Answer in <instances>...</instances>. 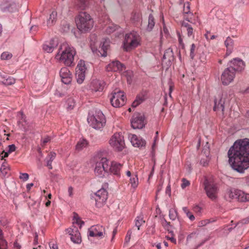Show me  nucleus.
I'll return each instance as SVG.
<instances>
[{"mask_svg": "<svg viewBox=\"0 0 249 249\" xmlns=\"http://www.w3.org/2000/svg\"><path fill=\"white\" fill-rule=\"evenodd\" d=\"M229 162L232 168L239 173L249 167V139L237 140L228 152Z\"/></svg>", "mask_w": 249, "mask_h": 249, "instance_id": "obj_1", "label": "nucleus"}, {"mask_svg": "<svg viewBox=\"0 0 249 249\" xmlns=\"http://www.w3.org/2000/svg\"><path fill=\"white\" fill-rule=\"evenodd\" d=\"M75 54L76 51L73 47L67 43H63L60 47L55 57L64 63L66 66L71 67L75 65L74 56Z\"/></svg>", "mask_w": 249, "mask_h": 249, "instance_id": "obj_2", "label": "nucleus"}, {"mask_svg": "<svg viewBox=\"0 0 249 249\" xmlns=\"http://www.w3.org/2000/svg\"><path fill=\"white\" fill-rule=\"evenodd\" d=\"M87 121L92 128L100 130L105 125L106 119L101 110H90L88 113Z\"/></svg>", "mask_w": 249, "mask_h": 249, "instance_id": "obj_3", "label": "nucleus"}, {"mask_svg": "<svg viewBox=\"0 0 249 249\" xmlns=\"http://www.w3.org/2000/svg\"><path fill=\"white\" fill-rule=\"evenodd\" d=\"M77 28L82 33L90 31L93 26V20L86 12H80L75 19Z\"/></svg>", "mask_w": 249, "mask_h": 249, "instance_id": "obj_4", "label": "nucleus"}, {"mask_svg": "<svg viewBox=\"0 0 249 249\" xmlns=\"http://www.w3.org/2000/svg\"><path fill=\"white\" fill-rule=\"evenodd\" d=\"M108 160L105 157L96 158L94 173L100 178H106L108 175Z\"/></svg>", "mask_w": 249, "mask_h": 249, "instance_id": "obj_5", "label": "nucleus"}, {"mask_svg": "<svg viewBox=\"0 0 249 249\" xmlns=\"http://www.w3.org/2000/svg\"><path fill=\"white\" fill-rule=\"evenodd\" d=\"M110 146L117 151H122L125 146L124 136L121 133H114L109 140Z\"/></svg>", "mask_w": 249, "mask_h": 249, "instance_id": "obj_6", "label": "nucleus"}, {"mask_svg": "<svg viewBox=\"0 0 249 249\" xmlns=\"http://www.w3.org/2000/svg\"><path fill=\"white\" fill-rule=\"evenodd\" d=\"M108 193L104 188H101L95 193L92 197L95 201V205L98 208L102 207L107 199Z\"/></svg>", "mask_w": 249, "mask_h": 249, "instance_id": "obj_7", "label": "nucleus"}, {"mask_svg": "<svg viewBox=\"0 0 249 249\" xmlns=\"http://www.w3.org/2000/svg\"><path fill=\"white\" fill-rule=\"evenodd\" d=\"M110 103L114 107L118 108L123 106L125 102V97L124 92L118 90L112 93L110 99Z\"/></svg>", "mask_w": 249, "mask_h": 249, "instance_id": "obj_8", "label": "nucleus"}, {"mask_svg": "<svg viewBox=\"0 0 249 249\" xmlns=\"http://www.w3.org/2000/svg\"><path fill=\"white\" fill-rule=\"evenodd\" d=\"M138 44L137 36L134 33H130L125 35L124 41V47L126 51L137 47Z\"/></svg>", "mask_w": 249, "mask_h": 249, "instance_id": "obj_9", "label": "nucleus"}, {"mask_svg": "<svg viewBox=\"0 0 249 249\" xmlns=\"http://www.w3.org/2000/svg\"><path fill=\"white\" fill-rule=\"evenodd\" d=\"M146 124L145 117L142 113L135 112L131 119V126L133 129H142Z\"/></svg>", "mask_w": 249, "mask_h": 249, "instance_id": "obj_10", "label": "nucleus"}, {"mask_svg": "<svg viewBox=\"0 0 249 249\" xmlns=\"http://www.w3.org/2000/svg\"><path fill=\"white\" fill-rule=\"evenodd\" d=\"M236 72L231 67H228L223 71L221 76V80L223 85H228L233 81Z\"/></svg>", "mask_w": 249, "mask_h": 249, "instance_id": "obj_11", "label": "nucleus"}, {"mask_svg": "<svg viewBox=\"0 0 249 249\" xmlns=\"http://www.w3.org/2000/svg\"><path fill=\"white\" fill-rule=\"evenodd\" d=\"M86 70L85 61L80 60L75 70V77L78 83L82 84L85 78Z\"/></svg>", "mask_w": 249, "mask_h": 249, "instance_id": "obj_12", "label": "nucleus"}, {"mask_svg": "<svg viewBox=\"0 0 249 249\" xmlns=\"http://www.w3.org/2000/svg\"><path fill=\"white\" fill-rule=\"evenodd\" d=\"M88 236L99 237L102 238L106 234L105 228L101 225H97L91 226L89 230Z\"/></svg>", "mask_w": 249, "mask_h": 249, "instance_id": "obj_13", "label": "nucleus"}, {"mask_svg": "<svg viewBox=\"0 0 249 249\" xmlns=\"http://www.w3.org/2000/svg\"><path fill=\"white\" fill-rule=\"evenodd\" d=\"M205 190L207 196L212 200L216 197L217 187L213 183L210 182L207 180L204 181Z\"/></svg>", "mask_w": 249, "mask_h": 249, "instance_id": "obj_14", "label": "nucleus"}, {"mask_svg": "<svg viewBox=\"0 0 249 249\" xmlns=\"http://www.w3.org/2000/svg\"><path fill=\"white\" fill-rule=\"evenodd\" d=\"M228 66L231 67L234 72H239L243 71L245 67V62L239 58H233L228 64Z\"/></svg>", "mask_w": 249, "mask_h": 249, "instance_id": "obj_15", "label": "nucleus"}, {"mask_svg": "<svg viewBox=\"0 0 249 249\" xmlns=\"http://www.w3.org/2000/svg\"><path fill=\"white\" fill-rule=\"evenodd\" d=\"M125 66L118 60L112 61L107 66L106 70L108 71H121L125 70Z\"/></svg>", "mask_w": 249, "mask_h": 249, "instance_id": "obj_16", "label": "nucleus"}, {"mask_svg": "<svg viewBox=\"0 0 249 249\" xmlns=\"http://www.w3.org/2000/svg\"><path fill=\"white\" fill-rule=\"evenodd\" d=\"M59 75L61 78V81L66 85L71 83L72 80L71 74L69 70L66 67L61 69L59 71Z\"/></svg>", "mask_w": 249, "mask_h": 249, "instance_id": "obj_17", "label": "nucleus"}, {"mask_svg": "<svg viewBox=\"0 0 249 249\" xmlns=\"http://www.w3.org/2000/svg\"><path fill=\"white\" fill-rule=\"evenodd\" d=\"M67 232L71 235V239L72 242L79 244L81 242L80 233L77 228L73 229L69 228L66 230Z\"/></svg>", "mask_w": 249, "mask_h": 249, "instance_id": "obj_18", "label": "nucleus"}, {"mask_svg": "<svg viewBox=\"0 0 249 249\" xmlns=\"http://www.w3.org/2000/svg\"><path fill=\"white\" fill-rule=\"evenodd\" d=\"M148 92L146 90L142 91L136 96L135 100L132 103V107L133 108L137 107L139 105L148 99Z\"/></svg>", "mask_w": 249, "mask_h": 249, "instance_id": "obj_19", "label": "nucleus"}, {"mask_svg": "<svg viewBox=\"0 0 249 249\" xmlns=\"http://www.w3.org/2000/svg\"><path fill=\"white\" fill-rule=\"evenodd\" d=\"M128 137L132 144L134 146L138 148L145 147L146 142L144 139L138 137L137 135L134 134H130Z\"/></svg>", "mask_w": 249, "mask_h": 249, "instance_id": "obj_20", "label": "nucleus"}, {"mask_svg": "<svg viewBox=\"0 0 249 249\" xmlns=\"http://www.w3.org/2000/svg\"><path fill=\"white\" fill-rule=\"evenodd\" d=\"M58 44V40L56 38H52L49 41L46 42L43 45V49L48 53L53 52Z\"/></svg>", "mask_w": 249, "mask_h": 249, "instance_id": "obj_21", "label": "nucleus"}, {"mask_svg": "<svg viewBox=\"0 0 249 249\" xmlns=\"http://www.w3.org/2000/svg\"><path fill=\"white\" fill-rule=\"evenodd\" d=\"M183 15V18L185 20L191 23L192 22L191 19L194 14L190 11V3L189 2H186L184 3Z\"/></svg>", "mask_w": 249, "mask_h": 249, "instance_id": "obj_22", "label": "nucleus"}, {"mask_svg": "<svg viewBox=\"0 0 249 249\" xmlns=\"http://www.w3.org/2000/svg\"><path fill=\"white\" fill-rule=\"evenodd\" d=\"M109 42L105 40L101 42L98 50H96V53L98 56L106 57L107 55V51L109 48Z\"/></svg>", "mask_w": 249, "mask_h": 249, "instance_id": "obj_23", "label": "nucleus"}, {"mask_svg": "<svg viewBox=\"0 0 249 249\" xmlns=\"http://www.w3.org/2000/svg\"><path fill=\"white\" fill-rule=\"evenodd\" d=\"M122 166V164L120 163L113 161L111 162L110 166H108V172H109L113 175L119 177L120 176V170Z\"/></svg>", "mask_w": 249, "mask_h": 249, "instance_id": "obj_24", "label": "nucleus"}, {"mask_svg": "<svg viewBox=\"0 0 249 249\" xmlns=\"http://www.w3.org/2000/svg\"><path fill=\"white\" fill-rule=\"evenodd\" d=\"M240 190L236 189L234 188H231L227 191L225 195L226 199L231 201L232 199H237L239 200L238 194H239Z\"/></svg>", "mask_w": 249, "mask_h": 249, "instance_id": "obj_25", "label": "nucleus"}, {"mask_svg": "<svg viewBox=\"0 0 249 249\" xmlns=\"http://www.w3.org/2000/svg\"><path fill=\"white\" fill-rule=\"evenodd\" d=\"M104 83L99 80H93L90 84V88L95 91H100L103 90Z\"/></svg>", "mask_w": 249, "mask_h": 249, "instance_id": "obj_26", "label": "nucleus"}, {"mask_svg": "<svg viewBox=\"0 0 249 249\" xmlns=\"http://www.w3.org/2000/svg\"><path fill=\"white\" fill-rule=\"evenodd\" d=\"M142 14L140 12H132L130 18V20L132 23L138 25L140 22H142Z\"/></svg>", "mask_w": 249, "mask_h": 249, "instance_id": "obj_27", "label": "nucleus"}, {"mask_svg": "<svg viewBox=\"0 0 249 249\" xmlns=\"http://www.w3.org/2000/svg\"><path fill=\"white\" fill-rule=\"evenodd\" d=\"M55 157L56 153L54 152H51L46 158L45 160L46 163V165L48 167L49 169H52L53 167L52 165V163L53 161L55 159Z\"/></svg>", "mask_w": 249, "mask_h": 249, "instance_id": "obj_28", "label": "nucleus"}, {"mask_svg": "<svg viewBox=\"0 0 249 249\" xmlns=\"http://www.w3.org/2000/svg\"><path fill=\"white\" fill-rule=\"evenodd\" d=\"M214 105L213 109H224V102L221 97H219L218 99L215 98Z\"/></svg>", "mask_w": 249, "mask_h": 249, "instance_id": "obj_29", "label": "nucleus"}, {"mask_svg": "<svg viewBox=\"0 0 249 249\" xmlns=\"http://www.w3.org/2000/svg\"><path fill=\"white\" fill-rule=\"evenodd\" d=\"M16 150V146L14 144H11L8 145V150L7 152H5L4 150L2 151L0 154L1 159L3 160L4 158L7 157L9 153H11Z\"/></svg>", "mask_w": 249, "mask_h": 249, "instance_id": "obj_30", "label": "nucleus"}, {"mask_svg": "<svg viewBox=\"0 0 249 249\" xmlns=\"http://www.w3.org/2000/svg\"><path fill=\"white\" fill-rule=\"evenodd\" d=\"M75 4L77 8L84 10L89 4V0H76Z\"/></svg>", "mask_w": 249, "mask_h": 249, "instance_id": "obj_31", "label": "nucleus"}, {"mask_svg": "<svg viewBox=\"0 0 249 249\" xmlns=\"http://www.w3.org/2000/svg\"><path fill=\"white\" fill-rule=\"evenodd\" d=\"M155 24V19L152 14H150L148 17V25L146 27V30L148 32H151Z\"/></svg>", "mask_w": 249, "mask_h": 249, "instance_id": "obj_32", "label": "nucleus"}, {"mask_svg": "<svg viewBox=\"0 0 249 249\" xmlns=\"http://www.w3.org/2000/svg\"><path fill=\"white\" fill-rule=\"evenodd\" d=\"M16 5L15 3L11 2L6 6H4V5H1V9L3 12L8 11L10 12H13L16 9Z\"/></svg>", "mask_w": 249, "mask_h": 249, "instance_id": "obj_33", "label": "nucleus"}, {"mask_svg": "<svg viewBox=\"0 0 249 249\" xmlns=\"http://www.w3.org/2000/svg\"><path fill=\"white\" fill-rule=\"evenodd\" d=\"M57 17V12L53 11L50 15L49 18L47 20V24L48 26H51L53 25L56 21Z\"/></svg>", "mask_w": 249, "mask_h": 249, "instance_id": "obj_34", "label": "nucleus"}, {"mask_svg": "<svg viewBox=\"0 0 249 249\" xmlns=\"http://www.w3.org/2000/svg\"><path fill=\"white\" fill-rule=\"evenodd\" d=\"M239 201L240 202H248L249 201V194L246 193L244 191L240 190L239 194H238Z\"/></svg>", "mask_w": 249, "mask_h": 249, "instance_id": "obj_35", "label": "nucleus"}, {"mask_svg": "<svg viewBox=\"0 0 249 249\" xmlns=\"http://www.w3.org/2000/svg\"><path fill=\"white\" fill-rule=\"evenodd\" d=\"M174 55L172 50H167L164 53L162 57V60L167 59V61L170 63L173 60Z\"/></svg>", "mask_w": 249, "mask_h": 249, "instance_id": "obj_36", "label": "nucleus"}, {"mask_svg": "<svg viewBox=\"0 0 249 249\" xmlns=\"http://www.w3.org/2000/svg\"><path fill=\"white\" fill-rule=\"evenodd\" d=\"M182 27H185L187 31V35L189 37L193 35V28L192 26L188 23L183 21L181 23Z\"/></svg>", "mask_w": 249, "mask_h": 249, "instance_id": "obj_37", "label": "nucleus"}, {"mask_svg": "<svg viewBox=\"0 0 249 249\" xmlns=\"http://www.w3.org/2000/svg\"><path fill=\"white\" fill-rule=\"evenodd\" d=\"M15 79L13 77L8 76V75L6 76L5 79L4 80H1V82L2 84L8 86L12 85L15 83Z\"/></svg>", "mask_w": 249, "mask_h": 249, "instance_id": "obj_38", "label": "nucleus"}, {"mask_svg": "<svg viewBox=\"0 0 249 249\" xmlns=\"http://www.w3.org/2000/svg\"><path fill=\"white\" fill-rule=\"evenodd\" d=\"M75 102L73 98H69L66 102L65 106L67 109H73L75 107Z\"/></svg>", "mask_w": 249, "mask_h": 249, "instance_id": "obj_39", "label": "nucleus"}, {"mask_svg": "<svg viewBox=\"0 0 249 249\" xmlns=\"http://www.w3.org/2000/svg\"><path fill=\"white\" fill-rule=\"evenodd\" d=\"M88 144L87 141L86 140L82 139L80 140L77 143L75 148L77 150H81L83 148L86 147Z\"/></svg>", "mask_w": 249, "mask_h": 249, "instance_id": "obj_40", "label": "nucleus"}, {"mask_svg": "<svg viewBox=\"0 0 249 249\" xmlns=\"http://www.w3.org/2000/svg\"><path fill=\"white\" fill-rule=\"evenodd\" d=\"M73 224H76L79 226L80 228L84 224V222L80 219L78 214L76 213H74L73 218Z\"/></svg>", "mask_w": 249, "mask_h": 249, "instance_id": "obj_41", "label": "nucleus"}, {"mask_svg": "<svg viewBox=\"0 0 249 249\" xmlns=\"http://www.w3.org/2000/svg\"><path fill=\"white\" fill-rule=\"evenodd\" d=\"M7 247V242L4 239L2 231L0 229V249H6Z\"/></svg>", "mask_w": 249, "mask_h": 249, "instance_id": "obj_42", "label": "nucleus"}, {"mask_svg": "<svg viewBox=\"0 0 249 249\" xmlns=\"http://www.w3.org/2000/svg\"><path fill=\"white\" fill-rule=\"evenodd\" d=\"M0 172L3 176H5L9 171V167L8 164L6 162H4L0 169Z\"/></svg>", "mask_w": 249, "mask_h": 249, "instance_id": "obj_43", "label": "nucleus"}, {"mask_svg": "<svg viewBox=\"0 0 249 249\" xmlns=\"http://www.w3.org/2000/svg\"><path fill=\"white\" fill-rule=\"evenodd\" d=\"M130 183L133 188H136L138 186L139 181L136 175H134L130 178Z\"/></svg>", "mask_w": 249, "mask_h": 249, "instance_id": "obj_44", "label": "nucleus"}, {"mask_svg": "<svg viewBox=\"0 0 249 249\" xmlns=\"http://www.w3.org/2000/svg\"><path fill=\"white\" fill-rule=\"evenodd\" d=\"M145 223V221L143 219L142 215L138 216L135 220V226L137 227L138 230H140V227Z\"/></svg>", "mask_w": 249, "mask_h": 249, "instance_id": "obj_45", "label": "nucleus"}, {"mask_svg": "<svg viewBox=\"0 0 249 249\" xmlns=\"http://www.w3.org/2000/svg\"><path fill=\"white\" fill-rule=\"evenodd\" d=\"M198 59L201 63L205 64L207 61L206 52L202 51L201 53H200Z\"/></svg>", "mask_w": 249, "mask_h": 249, "instance_id": "obj_46", "label": "nucleus"}, {"mask_svg": "<svg viewBox=\"0 0 249 249\" xmlns=\"http://www.w3.org/2000/svg\"><path fill=\"white\" fill-rule=\"evenodd\" d=\"M224 43L227 48H233L234 44L233 40L229 36L226 38Z\"/></svg>", "mask_w": 249, "mask_h": 249, "instance_id": "obj_47", "label": "nucleus"}, {"mask_svg": "<svg viewBox=\"0 0 249 249\" xmlns=\"http://www.w3.org/2000/svg\"><path fill=\"white\" fill-rule=\"evenodd\" d=\"M177 212L174 209H171L169 210V216L172 220H175L177 217Z\"/></svg>", "mask_w": 249, "mask_h": 249, "instance_id": "obj_48", "label": "nucleus"}, {"mask_svg": "<svg viewBox=\"0 0 249 249\" xmlns=\"http://www.w3.org/2000/svg\"><path fill=\"white\" fill-rule=\"evenodd\" d=\"M196 46L195 44L193 43L191 46L190 57L192 60H193L195 56V50Z\"/></svg>", "mask_w": 249, "mask_h": 249, "instance_id": "obj_49", "label": "nucleus"}, {"mask_svg": "<svg viewBox=\"0 0 249 249\" xmlns=\"http://www.w3.org/2000/svg\"><path fill=\"white\" fill-rule=\"evenodd\" d=\"M12 56V54L8 52H3L1 54V58L2 60H8L11 58Z\"/></svg>", "mask_w": 249, "mask_h": 249, "instance_id": "obj_50", "label": "nucleus"}, {"mask_svg": "<svg viewBox=\"0 0 249 249\" xmlns=\"http://www.w3.org/2000/svg\"><path fill=\"white\" fill-rule=\"evenodd\" d=\"M132 232L130 231H128L125 236L124 244L126 245L130 241Z\"/></svg>", "mask_w": 249, "mask_h": 249, "instance_id": "obj_51", "label": "nucleus"}, {"mask_svg": "<svg viewBox=\"0 0 249 249\" xmlns=\"http://www.w3.org/2000/svg\"><path fill=\"white\" fill-rule=\"evenodd\" d=\"M19 178L23 181H26L29 178V175L27 173H20Z\"/></svg>", "mask_w": 249, "mask_h": 249, "instance_id": "obj_52", "label": "nucleus"}, {"mask_svg": "<svg viewBox=\"0 0 249 249\" xmlns=\"http://www.w3.org/2000/svg\"><path fill=\"white\" fill-rule=\"evenodd\" d=\"M182 183L181 184V187L182 189L185 188L190 185L189 181L184 178H182Z\"/></svg>", "mask_w": 249, "mask_h": 249, "instance_id": "obj_53", "label": "nucleus"}, {"mask_svg": "<svg viewBox=\"0 0 249 249\" xmlns=\"http://www.w3.org/2000/svg\"><path fill=\"white\" fill-rule=\"evenodd\" d=\"M62 30L64 32H67L70 30V24L67 23H63L62 25Z\"/></svg>", "mask_w": 249, "mask_h": 249, "instance_id": "obj_54", "label": "nucleus"}, {"mask_svg": "<svg viewBox=\"0 0 249 249\" xmlns=\"http://www.w3.org/2000/svg\"><path fill=\"white\" fill-rule=\"evenodd\" d=\"M51 140V138L50 136H46L44 138L41 140V142L43 144H45L47 142H49Z\"/></svg>", "mask_w": 249, "mask_h": 249, "instance_id": "obj_55", "label": "nucleus"}, {"mask_svg": "<svg viewBox=\"0 0 249 249\" xmlns=\"http://www.w3.org/2000/svg\"><path fill=\"white\" fill-rule=\"evenodd\" d=\"M200 163L203 166H205L208 164V160L207 158L205 159H201L200 161Z\"/></svg>", "mask_w": 249, "mask_h": 249, "instance_id": "obj_56", "label": "nucleus"}, {"mask_svg": "<svg viewBox=\"0 0 249 249\" xmlns=\"http://www.w3.org/2000/svg\"><path fill=\"white\" fill-rule=\"evenodd\" d=\"M186 215L191 221H193L195 219L194 215L190 212L186 214Z\"/></svg>", "mask_w": 249, "mask_h": 249, "instance_id": "obj_57", "label": "nucleus"}, {"mask_svg": "<svg viewBox=\"0 0 249 249\" xmlns=\"http://www.w3.org/2000/svg\"><path fill=\"white\" fill-rule=\"evenodd\" d=\"M210 222V220L205 219V220L201 221L199 223V224L201 226H205V225H206L207 224L209 223Z\"/></svg>", "mask_w": 249, "mask_h": 249, "instance_id": "obj_58", "label": "nucleus"}, {"mask_svg": "<svg viewBox=\"0 0 249 249\" xmlns=\"http://www.w3.org/2000/svg\"><path fill=\"white\" fill-rule=\"evenodd\" d=\"M194 210L196 213H200L201 211V208L198 205H196L194 207Z\"/></svg>", "mask_w": 249, "mask_h": 249, "instance_id": "obj_59", "label": "nucleus"}, {"mask_svg": "<svg viewBox=\"0 0 249 249\" xmlns=\"http://www.w3.org/2000/svg\"><path fill=\"white\" fill-rule=\"evenodd\" d=\"M38 244V234L36 232L35 234V239L34 241V245H37Z\"/></svg>", "mask_w": 249, "mask_h": 249, "instance_id": "obj_60", "label": "nucleus"}, {"mask_svg": "<svg viewBox=\"0 0 249 249\" xmlns=\"http://www.w3.org/2000/svg\"><path fill=\"white\" fill-rule=\"evenodd\" d=\"M68 193L70 196H72L73 195V188L70 186L68 188Z\"/></svg>", "mask_w": 249, "mask_h": 249, "instance_id": "obj_61", "label": "nucleus"}, {"mask_svg": "<svg viewBox=\"0 0 249 249\" xmlns=\"http://www.w3.org/2000/svg\"><path fill=\"white\" fill-rule=\"evenodd\" d=\"M14 247L15 248L17 249H21V246L17 242H14Z\"/></svg>", "mask_w": 249, "mask_h": 249, "instance_id": "obj_62", "label": "nucleus"}, {"mask_svg": "<svg viewBox=\"0 0 249 249\" xmlns=\"http://www.w3.org/2000/svg\"><path fill=\"white\" fill-rule=\"evenodd\" d=\"M38 29V26L36 25H33L30 28V30L32 32H36Z\"/></svg>", "mask_w": 249, "mask_h": 249, "instance_id": "obj_63", "label": "nucleus"}, {"mask_svg": "<svg viewBox=\"0 0 249 249\" xmlns=\"http://www.w3.org/2000/svg\"><path fill=\"white\" fill-rule=\"evenodd\" d=\"M50 247L51 249H58V246L56 244H55L54 243L53 244H50Z\"/></svg>", "mask_w": 249, "mask_h": 249, "instance_id": "obj_64", "label": "nucleus"}]
</instances>
